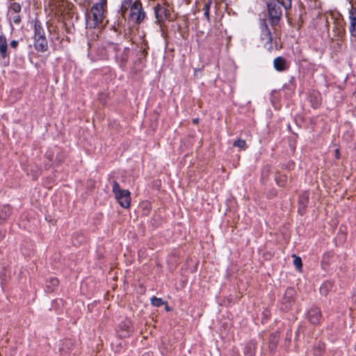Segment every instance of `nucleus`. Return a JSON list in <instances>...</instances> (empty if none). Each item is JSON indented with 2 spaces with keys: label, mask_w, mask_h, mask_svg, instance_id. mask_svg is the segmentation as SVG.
<instances>
[{
  "label": "nucleus",
  "mask_w": 356,
  "mask_h": 356,
  "mask_svg": "<svg viewBox=\"0 0 356 356\" xmlns=\"http://www.w3.org/2000/svg\"><path fill=\"white\" fill-rule=\"evenodd\" d=\"M129 17L134 23H140L145 18V13L139 1H136L131 6Z\"/></svg>",
  "instance_id": "obj_7"
},
{
  "label": "nucleus",
  "mask_w": 356,
  "mask_h": 356,
  "mask_svg": "<svg viewBox=\"0 0 356 356\" xmlns=\"http://www.w3.org/2000/svg\"><path fill=\"white\" fill-rule=\"evenodd\" d=\"M322 313L320 308L317 307H311L307 313V319L313 325H318L322 320Z\"/></svg>",
  "instance_id": "obj_8"
},
{
  "label": "nucleus",
  "mask_w": 356,
  "mask_h": 356,
  "mask_svg": "<svg viewBox=\"0 0 356 356\" xmlns=\"http://www.w3.org/2000/svg\"><path fill=\"white\" fill-rule=\"evenodd\" d=\"M261 29L263 31V34H262L263 40H266V41L270 43L272 41V35H271L270 31L267 24H266V22L262 23Z\"/></svg>",
  "instance_id": "obj_17"
},
{
  "label": "nucleus",
  "mask_w": 356,
  "mask_h": 356,
  "mask_svg": "<svg viewBox=\"0 0 356 356\" xmlns=\"http://www.w3.org/2000/svg\"><path fill=\"white\" fill-rule=\"evenodd\" d=\"M7 51V42L5 37L1 35L0 36V54L2 57L5 58L6 56Z\"/></svg>",
  "instance_id": "obj_19"
},
{
  "label": "nucleus",
  "mask_w": 356,
  "mask_h": 356,
  "mask_svg": "<svg viewBox=\"0 0 356 356\" xmlns=\"http://www.w3.org/2000/svg\"><path fill=\"white\" fill-rule=\"evenodd\" d=\"M107 0H99L90 9L86 15V27L94 29L102 24L104 18V8Z\"/></svg>",
  "instance_id": "obj_1"
},
{
  "label": "nucleus",
  "mask_w": 356,
  "mask_h": 356,
  "mask_svg": "<svg viewBox=\"0 0 356 356\" xmlns=\"http://www.w3.org/2000/svg\"><path fill=\"white\" fill-rule=\"evenodd\" d=\"M10 45L11 47L15 48L17 45V42L15 41V40H13L11 42H10Z\"/></svg>",
  "instance_id": "obj_34"
},
{
  "label": "nucleus",
  "mask_w": 356,
  "mask_h": 356,
  "mask_svg": "<svg viewBox=\"0 0 356 356\" xmlns=\"http://www.w3.org/2000/svg\"><path fill=\"white\" fill-rule=\"evenodd\" d=\"M151 303L155 307H161L165 304V302L161 298L154 296L151 299Z\"/></svg>",
  "instance_id": "obj_24"
},
{
  "label": "nucleus",
  "mask_w": 356,
  "mask_h": 356,
  "mask_svg": "<svg viewBox=\"0 0 356 356\" xmlns=\"http://www.w3.org/2000/svg\"><path fill=\"white\" fill-rule=\"evenodd\" d=\"M211 3H212L211 0H208L207 2L205 3V5H208V6L210 7L211 5Z\"/></svg>",
  "instance_id": "obj_36"
},
{
  "label": "nucleus",
  "mask_w": 356,
  "mask_h": 356,
  "mask_svg": "<svg viewBox=\"0 0 356 356\" xmlns=\"http://www.w3.org/2000/svg\"><path fill=\"white\" fill-rule=\"evenodd\" d=\"M323 264H324V265H327V264H326L324 261H323Z\"/></svg>",
  "instance_id": "obj_40"
},
{
  "label": "nucleus",
  "mask_w": 356,
  "mask_h": 356,
  "mask_svg": "<svg viewBox=\"0 0 356 356\" xmlns=\"http://www.w3.org/2000/svg\"><path fill=\"white\" fill-rule=\"evenodd\" d=\"M349 31L352 36L356 37V8L351 7L349 11Z\"/></svg>",
  "instance_id": "obj_10"
},
{
  "label": "nucleus",
  "mask_w": 356,
  "mask_h": 356,
  "mask_svg": "<svg viewBox=\"0 0 356 356\" xmlns=\"http://www.w3.org/2000/svg\"><path fill=\"white\" fill-rule=\"evenodd\" d=\"M40 38L41 39L45 38L44 33H41V31L35 26V40H36L37 39H40Z\"/></svg>",
  "instance_id": "obj_27"
},
{
  "label": "nucleus",
  "mask_w": 356,
  "mask_h": 356,
  "mask_svg": "<svg viewBox=\"0 0 356 356\" xmlns=\"http://www.w3.org/2000/svg\"><path fill=\"white\" fill-rule=\"evenodd\" d=\"M75 237L80 238V240H78L77 241H73L74 245H77L82 242L83 237L81 234H79V233H76L73 236V238H75Z\"/></svg>",
  "instance_id": "obj_29"
},
{
  "label": "nucleus",
  "mask_w": 356,
  "mask_h": 356,
  "mask_svg": "<svg viewBox=\"0 0 356 356\" xmlns=\"http://www.w3.org/2000/svg\"><path fill=\"white\" fill-rule=\"evenodd\" d=\"M10 10L15 13H19L21 11V6L19 3L13 2L10 6Z\"/></svg>",
  "instance_id": "obj_25"
},
{
  "label": "nucleus",
  "mask_w": 356,
  "mask_h": 356,
  "mask_svg": "<svg viewBox=\"0 0 356 356\" xmlns=\"http://www.w3.org/2000/svg\"><path fill=\"white\" fill-rule=\"evenodd\" d=\"M209 10H210V7H209L208 5H204V16L207 17V20H209Z\"/></svg>",
  "instance_id": "obj_30"
},
{
  "label": "nucleus",
  "mask_w": 356,
  "mask_h": 356,
  "mask_svg": "<svg viewBox=\"0 0 356 356\" xmlns=\"http://www.w3.org/2000/svg\"><path fill=\"white\" fill-rule=\"evenodd\" d=\"M233 146L238 147L242 150H245L247 147L245 140L241 138L234 141Z\"/></svg>",
  "instance_id": "obj_23"
},
{
  "label": "nucleus",
  "mask_w": 356,
  "mask_h": 356,
  "mask_svg": "<svg viewBox=\"0 0 356 356\" xmlns=\"http://www.w3.org/2000/svg\"><path fill=\"white\" fill-rule=\"evenodd\" d=\"M339 149H335V156L336 158L339 159Z\"/></svg>",
  "instance_id": "obj_35"
},
{
  "label": "nucleus",
  "mask_w": 356,
  "mask_h": 356,
  "mask_svg": "<svg viewBox=\"0 0 356 356\" xmlns=\"http://www.w3.org/2000/svg\"><path fill=\"white\" fill-rule=\"evenodd\" d=\"M143 209L145 211V214L147 215L151 209V206L149 202H143L142 204Z\"/></svg>",
  "instance_id": "obj_28"
},
{
  "label": "nucleus",
  "mask_w": 356,
  "mask_h": 356,
  "mask_svg": "<svg viewBox=\"0 0 356 356\" xmlns=\"http://www.w3.org/2000/svg\"><path fill=\"white\" fill-rule=\"evenodd\" d=\"M35 48L40 51H44L47 47V42L45 38L37 39L35 44Z\"/></svg>",
  "instance_id": "obj_20"
},
{
  "label": "nucleus",
  "mask_w": 356,
  "mask_h": 356,
  "mask_svg": "<svg viewBox=\"0 0 356 356\" xmlns=\"http://www.w3.org/2000/svg\"><path fill=\"white\" fill-rule=\"evenodd\" d=\"M275 179L280 186H284L286 183L287 177L285 175H282L279 173L276 175Z\"/></svg>",
  "instance_id": "obj_22"
},
{
  "label": "nucleus",
  "mask_w": 356,
  "mask_h": 356,
  "mask_svg": "<svg viewBox=\"0 0 356 356\" xmlns=\"http://www.w3.org/2000/svg\"><path fill=\"white\" fill-rule=\"evenodd\" d=\"M198 122H199V119L198 118H195V119L193 120V123H195V124H197Z\"/></svg>",
  "instance_id": "obj_37"
},
{
  "label": "nucleus",
  "mask_w": 356,
  "mask_h": 356,
  "mask_svg": "<svg viewBox=\"0 0 356 356\" xmlns=\"http://www.w3.org/2000/svg\"><path fill=\"white\" fill-rule=\"evenodd\" d=\"M309 200V194L307 192L303 193L299 197V212L302 213L307 207Z\"/></svg>",
  "instance_id": "obj_13"
},
{
  "label": "nucleus",
  "mask_w": 356,
  "mask_h": 356,
  "mask_svg": "<svg viewBox=\"0 0 356 356\" xmlns=\"http://www.w3.org/2000/svg\"><path fill=\"white\" fill-rule=\"evenodd\" d=\"M274 67L277 70L282 71L285 68V60L282 57H277L274 60Z\"/></svg>",
  "instance_id": "obj_18"
},
{
  "label": "nucleus",
  "mask_w": 356,
  "mask_h": 356,
  "mask_svg": "<svg viewBox=\"0 0 356 356\" xmlns=\"http://www.w3.org/2000/svg\"><path fill=\"white\" fill-rule=\"evenodd\" d=\"M292 257L293 259V263L296 267H302V259L300 257L296 256V254H293Z\"/></svg>",
  "instance_id": "obj_26"
},
{
  "label": "nucleus",
  "mask_w": 356,
  "mask_h": 356,
  "mask_svg": "<svg viewBox=\"0 0 356 356\" xmlns=\"http://www.w3.org/2000/svg\"><path fill=\"white\" fill-rule=\"evenodd\" d=\"M279 341V334L277 333H272L269 337L268 348L271 352L275 351Z\"/></svg>",
  "instance_id": "obj_12"
},
{
  "label": "nucleus",
  "mask_w": 356,
  "mask_h": 356,
  "mask_svg": "<svg viewBox=\"0 0 356 356\" xmlns=\"http://www.w3.org/2000/svg\"><path fill=\"white\" fill-rule=\"evenodd\" d=\"M50 282L54 286H58L59 284L58 280L56 277L51 278Z\"/></svg>",
  "instance_id": "obj_32"
},
{
  "label": "nucleus",
  "mask_w": 356,
  "mask_h": 356,
  "mask_svg": "<svg viewBox=\"0 0 356 356\" xmlns=\"http://www.w3.org/2000/svg\"><path fill=\"white\" fill-rule=\"evenodd\" d=\"M325 351V343L321 341H318L315 343L313 348L314 356H323Z\"/></svg>",
  "instance_id": "obj_15"
},
{
  "label": "nucleus",
  "mask_w": 356,
  "mask_h": 356,
  "mask_svg": "<svg viewBox=\"0 0 356 356\" xmlns=\"http://www.w3.org/2000/svg\"><path fill=\"white\" fill-rule=\"evenodd\" d=\"M119 327L122 331L126 332V333L124 334L121 335L122 337H126L127 335H128L132 331L131 323V321L129 320H125L124 321H122L119 325Z\"/></svg>",
  "instance_id": "obj_16"
},
{
  "label": "nucleus",
  "mask_w": 356,
  "mask_h": 356,
  "mask_svg": "<svg viewBox=\"0 0 356 356\" xmlns=\"http://www.w3.org/2000/svg\"><path fill=\"white\" fill-rule=\"evenodd\" d=\"M113 192L121 207L126 209L129 207L131 197L129 191L121 189L118 183L114 181L113 182Z\"/></svg>",
  "instance_id": "obj_4"
},
{
  "label": "nucleus",
  "mask_w": 356,
  "mask_h": 356,
  "mask_svg": "<svg viewBox=\"0 0 356 356\" xmlns=\"http://www.w3.org/2000/svg\"><path fill=\"white\" fill-rule=\"evenodd\" d=\"M170 8L166 5L157 4L154 7L155 17L159 22H161L168 18Z\"/></svg>",
  "instance_id": "obj_9"
},
{
  "label": "nucleus",
  "mask_w": 356,
  "mask_h": 356,
  "mask_svg": "<svg viewBox=\"0 0 356 356\" xmlns=\"http://www.w3.org/2000/svg\"><path fill=\"white\" fill-rule=\"evenodd\" d=\"M3 238V236H0V240Z\"/></svg>",
  "instance_id": "obj_41"
},
{
  "label": "nucleus",
  "mask_w": 356,
  "mask_h": 356,
  "mask_svg": "<svg viewBox=\"0 0 356 356\" xmlns=\"http://www.w3.org/2000/svg\"><path fill=\"white\" fill-rule=\"evenodd\" d=\"M106 98L107 95L105 93H102L99 95V100L102 104H105Z\"/></svg>",
  "instance_id": "obj_31"
},
{
  "label": "nucleus",
  "mask_w": 356,
  "mask_h": 356,
  "mask_svg": "<svg viewBox=\"0 0 356 356\" xmlns=\"http://www.w3.org/2000/svg\"><path fill=\"white\" fill-rule=\"evenodd\" d=\"M297 270H298L299 272H302V268H297Z\"/></svg>",
  "instance_id": "obj_38"
},
{
  "label": "nucleus",
  "mask_w": 356,
  "mask_h": 356,
  "mask_svg": "<svg viewBox=\"0 0 356 356\" xmlns=\"http://www.w3.org/2000/svg\"><path fill=\"white\" fill-rule=\"evenodd\" d=\"M74 343L72 340L67 339L63 341L59 348L61 356L69 354L73 349Z\"/></svg>",
  "instance_id": "obj_11"
},
{
  "label": "nucleus",
  "mask_w": 356,
  "mask_h": 356,
  "mask_svg": "<svg viewBox=\"0 0 356 356\" xmlns=\"http://www.w3.org/2000/svg\"><path fill=\"white\" fill-rule=\"evenodd\" d=\"M256 350V342L250 341L247 343L244 348V354L245 356H254Z\"/></svg>",
  "instance_id": "obj_14"
},
{
  "label": "nucleus",
  "mask_w": 356,
  "mask_h": 356,
  "mask_svg": "<svg viewBox=\"0 0 356 356\" xmlns=\"http://www.w3.org/2000/svg\"><path fill=\"white\" fill-rule=\"evenodd\" d=\"M113 192L121 207L126 209L129 207L131 197L129 191L121 189L118 183L114 181L113 182Z\"/></svg>",
  "instance_id": "obj_3"
},
{
  "label": "nucleus",
  "mask_w": 356,
  "mask_h": 356,
  "mask_svg": "<svg viewBox=\"0 0 356 356\" xmlns=\"http://www.w3.org/2000/svg\"><path fill=\"white\" fill-rule=\"evenodd\" d=\"M332 284L330 282H324L320 287V293L321 295L326 296L328 291L331 289Z\"/></svg>",
  "instance_id": "obj_21"
},
{
  "label": "nucleus",
  "mask_w": 356,
  "mask_h": 356,
  "mask_svg": "<svg viewBox=\"0 0 356 356\" xmlns=\"http://www.w3.org/2000/svg\"><path fill=\"white\" fill-rule=\"evenodd\" d=\"M127 3H130L131 1V0H126L125 1Z\"/></svg>",
  "instance_id": "obj_39"
},
{
  "label": "nucleus",
  "mask_w": 356,
  "mask_h": 356,
  "mask_svg": "<svg viewBox=\"0 0 356 356\" xmlns=\"http://www.w3.org/2000/svg\"><path fill=\"white\" fill-rule=\"evenodd\" d=\"M21 21V18H20V16L19 15H17V16H15L13 17V22L15 24H19Z\"/></svg>",
  "instance_id": "obj_33"
},
{
  "label": "nucleus",
  "mask_w": 356,
  "mask_h": 356,
  "mask_svg": "<svg viewBox=\"0 0 356 356\" xmlns=\"http://www.w3.org/2000/svg\"><path fill=\"white\" fill-rule=\"evenodd\" d=\"M281 6L282 3L276 0H270L268 3V14L273 25L276 24L282 16Z\"/></svg>",
  "instance_id": "obj_6"
},
{
  "label": "nucleus",
  "mask_w": 356,
  "mask_h": 356,
  "mask_svg": "<svg viewBox=\"0 0 356 356\" xmlns=\"http://www.w3.org/2000/svg\"><path fill=\"white\" fill-rule=\"evenodd\" d=\"M113 192L121 207L126 209L129 207L131 197L129 191L121 189L118 183L114 181L113 182Z\"/></svg>",
  "instance_id": "obj_5"
},
{
  "label": "nucleus",
  "mask_w": 356,
  "mask_h": 356,
  "mask_svg": "<svg viewBox=\"0 0 356 356\" xmlns=\"http://www.w3.org/2000/svg\"><path fill=\"white\" fill-rule=\"evenodd\" d=\"M296 299V291L293 287H288L280 300V307L282 311L288 312L291 309Z\"/></svg>",
  "instance_id": "obj_2"
}]
</instances>
